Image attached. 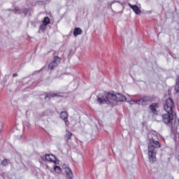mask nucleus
I'll return each mask as SVG.
<instances>
[{
    "mask_svg": "<svg viewBox=\"0 0 179 179\" xmlns=\"http://www.w3.org/2000/svg\"><path fill=\"white\" fill-rule=\"evenodd\" d=\"M43 117H50L51 115V110H46L42 113Z\"/></svg>",
    "mask_w": 179,
    "mask_h": 179,
    "instance_id": "21",
    "label": "nucleus"
},
{
    "mask_svg": "<svg viewBox=\"0 0 179 179\" xmlns=\"http://www.w3.org/2000/svg\"><path fill=\"white\" fill-rule=\"evenodd\" d=\"M140 106L141 107H146L149 104V103H152L153 101V99L150 96H143L139 99Z\"/></svg>",
    "mask_w": 179,
    "mask_h": 179,
    "instance_id": "7",
    "label": "nucleus"
},
{
    "mask_svg": "<svg viewBox=\"0 0 179 179\" xmlns=\"http://www.w3.org/2000/svg\"><path fill=\"white\" fill-rule=\"evenodd\" d=\"M42 159L44 160V157H42Z\"/></svg>",
    "mask_w": 179,
    "mask_h": 179,
    "instance_id": "33",
    "label": "nucleus"
},
{
    "mask_svg": "<svg viewBox=\"0 0 179 179\" xmlns=\"http://www.w3.org/2000/svg\"><path fill=\"white\" fill-rule=\"evenodd\" d=\"M15 15L18 13V15H20L22 12H20V8L16 6L15 7L14 10H13V12H15Z\"/></svg>",
    "mask_w": 179,
    "mask_h": 179,
    "instance_id": "22",
    "label": "nucleus"
},
{
    "mask_svg": "<svg viewBox=\"0 0 179 179\" xmlns=\"http://www.w3.org/2000/svg\"><path fill=\"white\" fill-rule=\"evenodd\" d=\"M53 168H54V170H55V173H57V174H61V171H62L61 170V167H59V166H58L57 165H55L53 166Z\"/></svg>",
    "mask_w": 179,
    "mask_h": 179,
    "instance_id": "20",
    "label": "nucleus"
},
{
    "mask_svg": "<svg viewBox=\"0 0 179 179\" xmlns=\"http://www.w3.org/2000/svg\"><path fill=\"white\" fill-rule=\"evenodd\" d=\"M30 12V9L29 8H24L22 11V13H24V16H27V13Z\"/></svg>",
    "mask_w": 179,
    "mask_h": 179,
    "instance_id": "23",
    "label": "nucleus"
},
{
    "mask_svg": "<svg viewBox=\"0 0 179 179\" xmlns=\"http://www.w3.org/2000/svg\"><path fill=\"white\" fill-rule=\"evenodd\" d=\"M72 136H73V134L69 131V129H66V134L64 135V141L66 142V145H68V146H71L72 143Z\"/></svg>",
    "mask_w": 179,
    "mask_h": 179,
    "instance_id": "8",
    "label": "nucleus"
},
{
    "mask_svg": "<svg viewBox=\"0 0 179 179\" xmlns=\"http://www.w3.org/2000/svg\"><path fill=\"white\" fill-rule=\"evenodd\" d=\"M98 1H101V0H98Z\"/></svg>",
    "mask_w": 179,
    "mask_h": 179,
    "instance_id": "34",
    "label": "nucleus"
},
{
    "mask_svg": "<svg viewBox=\"0 0 179 179\" xmlns=\"http://www.w3.org/2000/svg\"><path fill=\"white\" fill-rule=\"evenodd\" d=\"M65 173L66 174V177L69 179H73V173H72V170L69 168H66Z\"/></svg>",
    "mask_w": 179,
    "mask_h": 179,
    "instance_id": "13",
    "label": "nucleus"
},
{
    "mask_svg": "<svg viewBox=\"0 0 179 179\" xmlns=\"http://www.w3.org/2000/svg\"><path fill=\"white\" fill-rule=\"evenodd\" d=\"M13 78L17 77V73H14V74L13 75Z\"/></svg>",
    "mask_w": 179,
    "mask_h": 179,
    "instance_id": "30",
    "label": "nucleus"
},
{
    "mask_svg": "<svg viewBox=\"0 0 179 179\" xmlns=\"http://www.w3.org/2000/svg\"><path fill=\"white\" fill-rule=\"evenodd\" d=\"M130 8H131V9H133L134 12H135L136 15H140L141 13V9H139V7H138V6L134 5L133 6L132 4H129Z\"/></svg>",
    "mask_w": 179,
    "mask_h": 179,
    "instance_id": "14",
    "label": "nucleus"
},
{
    "mask_svg": "<svg viewBox=\"0 0 179 179\" xmlns=\"http://www.w3.org/2000/svg\"><path fill=\"white\" fill-rule=\"evenodd\" d=\"M50 97H51V96H50V94H46L45 96V100H47V99H49V100H50Z\"/></svg>",
    "mask_w": 179,
    "mask_h": 179,
    "instance_id": "27",
    "label": "nucleus"
},
{
    "mask_svg": "<svg viewBox=\"0 0 179 179\" xmlns=\"http://www.w3.org/2000/svg\"><path fill=\"white\" fill-rule=\"evenodd\" d=\"M49 94H50V97H61V95H59V94H58V93L51 92Z\"/></svg>",
    "mask_w": 179,
    "mask_h": 179,
    "instance_id": "24",
    "label": "nucleus"
},
{
    "mask_svg": "<svg viewBox=\"0 0 179 179\" xmlns=\"http://www.w3.org/2000/svg\"><path fill=\"white\" fill-rule=\"evenodd\" d=\"M109 96L110 97V101H125L127 100V97L124 96L122 94L120 93H111L109 94Z\"/></svg>",
    "mask_w": 179,
    "mask_h": 179,
    "instance_id": "5",
    "label": "nucleus"
},
{
    "mask_svg": "<svg viewBox=\"0 0 179 179\" xmlns=\"http://www.w3.org/2000/svg\"><path fill=\"white\" fill-rule=\"evenodd\" d=\"M31 24L33 27H36V22L34 21H31Z\"/></svg>",
    "mask_w": 179,
    "mask_h": 179,
    "instance_id": "28",
    "label": "nucleus"
},
{
    "mask_svg": "<svg viewBox=\"0 0 179 179\" xmlns=\"http://www.w3.org/2000/svg\"><path fill=\"white\" fill-rule=\"evenodd\" d=\"M130 103H134V104H138V106H141V102L139 101V99L136 101L130 100Z\"/></svg>",
    "mask_w": 179,
    "mask_h": 179,
    "instance_id": "26",
    "label": "nucleus"
},
{
    "mask_svg": "<svg viewBox=\"0 0 179 179\" xmlns=\"http://www.w3.org/2000/svg\"><path fill=\"white\" fill-rule=\"evenodd\" d=\"M45 160L46 162H51V163H55V164H58V162H57V157L52 154H46L45 155Z\"/></svg>",
    "mask_w": 179,
    "mask_h": 179,
    "instance_id": "10",
    "label": "nucleus"
},
{
    "mask_svg": "<svg viewBox=\"0 0 179 179\" xmlns=\"http://www.w3.org/2000/svg\"><path fill=\"white\" fill-rule=\"evenodd\" d=\"M62 59L61 57L58 56H55L48 66V69H50V71H54L55 68H57L58 66V64H61Z\"/></svg>",
    "mask_w": 179,
    "mask_h": 179,
    "instance_id": "6",
    "label": "nucleus"
},
{
    "mask_svg": "<svg viewBox=\"0 0 179 179\" xmlns=\"http://www.w3.org/2000/svg\"><path fill=\"white\" fill-rule=\"evenodd\" d=\"M50 17H45L43 21V24H45L46 26H48L50 24Z\"/></svg>",
    "mask_w": 179,
    "mask_h": 179,
    "instance_id": "18",
    "label": "nucleus"
},
{
    "mask_svg": "<svg viewBox=\"0 0 179 179\" xmlns=\"http://www.w3.org/2000/svg\"><path fill=\"white\" fill-rule=\"evenodd\" d=\"M175 92L179 93V76H177L175 84Z\"/></svg>",
    "mask_w": 179,
    "mask_h": 179,
    "instance_id": "16",
    "label": "nucleus"
},
{
    "mask_svg": "<svg viewBox=\"0 0 179 179\" xmlns=\"http://www.w3.org/2000/svg\"><path fill=\"white\" fill-rule=\"evenodd\" d=\"M63 167H66V165L64 164V165H63Z\"/></svg>",
    "mask_w": 179,
    "mask_h": 179,
    "instance_id": "31",
    "label": "nucleus"
},
{
    "mask_svg": "<svg viewBox=\"0 0 179 179\" xmlns=\"http://www.w3.org/2000/svg\"><path fill=\"white\" fill-rule=\"evenodd\" d=\"M111 92H106L104 94H99L97 95V101L99 104H111V97L110 96Z\"/></svg>",
    "mask_w": 179,
    "mask_h": 179,
    "instance_id": "3",
    "label": "nucleus"
},
{
    "mask_svg": "<svg viewBox=\"0 0 179 179\" xmlns=\"http://www.w3.org/2000/svg\"><path fill=\"white\" fill-rule=\"evenodd\" d=\"M45 30H47V25L45 24H41V26L39 27V30H38V33H41V31L43 33H44V31H45Z\"/></svg>",
    "mask_w": 179,
    "mask_h": 179,
    "instance_id": "17",
    "label": "nucleus"
},
{
    "mask_svg": "<svg viewBox=\"0 0 179 179\" xmlns=\"http://www.w3.org/2000/svg\"><path fill=\"white\" fill-rule=\"evenodd\" d=\"M83 33V31H82V29L79 27H76L73 31V36L75 37H77L78 36L82 34Z\"/></svg>",
    "mask_w": 179,
    "mask_h": 179,
    "instance_id": "15",
    "label": "nucleus"
},
{
    "mask_svg": "<svg viewBox=\"0 0 179 179\" xmlns=\"http://www.w3.org/2000/svg\"><path fill=\"white\" fill-rule=\"evenodd\" d=\"M10 161L8 159H4L1 161V164L2 166H3L4 167H6V166H8L9 164V162Z\"/></svg>",
    "mask_w": 179,
    "mask_h": 179,
    "instance_id": "19",
    "label": "nucleus"
},
{
    "mask_svg": "<svg viewBox=\"0 0 179 179\" xmlns=\"http://www.w3.org/2000/svg\"><path fill=\"white\" fill-rule=\"evenodd\" d=\"M40 71H36L34 72V75H37V73H39Z\"/></svg>",
    "mask_w": 179,
    "mask_h": 179,
    "instance_id": "29",
    "label": "nucleus"
},
{
    "mask_svg": "<svg viewBox=\"0 0 179 179\" xmlns=\"http://www.w3.org/2000/svg\"><path fill=\"white\" fill-rule=\"evenodd\" d=\"M162 117L163 122L166 125H169V127H171V131H176L177 129V125H176L177 123V120H176L177 118V114L176 112L164 113Z\"/></svg>",
    "mask_w": 179,
    "mask_h": 179,
    "instance_id": "2",
    "label": "nucleus"
},
{
    "mask_svg": "<svg viewBox=\"0 0 179 179\" xmlns=\"http://www.w3.org/2000/svg\"><path fill=\"white\" fill-rule=\"evenodd\" d=\"M8 10H12V9H8Z\"/></svg>",
    "mask_w": 179,
    "mask_h": 179,
    "instance_id": "32",
    "label": "nucleus"
},
{
    "mask_svg": "<svg viewBox=\"0 0 179 179\" xmlns=\"http://www.w3.org/2000/svg\"><path fill=\"white\" fill-rule=\"evenodd\" d=\"M162 148V144L158 141L154 140L153 138H149L148 143V159L149 162L153 164L156 162V149Z\"/></svg>",
    "mask_w": 179,
    "mask_h": 179,
    "instance_id": "1",
    "label": "nucleus"
},
{
    "mask_svg": "<svg viewBox=\"0 0 179 179\" xmlns=\"http://www.w3.org/2000/svg\"><path fill=\"white\" fill-rule=\"evenodd\" d=\"M68 117H69V115H68V112L66 111H62L60 113V118L63 120L65 122L66 127H69V120H68Z\"/></svg>",
    "mask_w": 179,
    "mask_h": 179,
    "instance_id": "9",
    "label": "nucleus"
},
{
    "mask_svg": "<svg viewBox=\"0 0 179 179\" xmlns=\"http://www.w3.org/2000/svg\"><path fill=\"white\" fill-rule=\"evenodd\" d=\"M30 127H31V124H30V123H29L28 122H24V129L26 128H30Z\"/></svg>",
    "mask_w": 179,
    "mask_h": 179,
    "instance_id": "25",
    "label": "nucleus"
},
{
    "mask_svg": "<svg viewBox=\"0 0 179 179\" xmlns=\"http://www.w3.org/2000/svg\"><path fill=\"white\" fill-rule=\"evenodd\" d=\"M164 108L166 113H176L174 111V101L171 98L166 99Z\"/></svg>",
    "mask_w": 179,
    "mask_h": 179,
    "instance_id": "4",
    "label": "nucleus"
},
{
    "mask_svg": "<svg viewBox=\"0 0 179 179\" xmlns=\"http://www.w3.org/2000/svg\"><path fill=\"white\" fill-rule=\"evenodd\" d=\"M111 6L115 8V10H120V8L122 6V3H121L120 1H113L111 3Z\"/></svg>",
    "mask_w": 179,
    "mask_h": 179,
    "instance_id": "12",
    "label": "nucleus"
},
{
    "mask_svg": "<svg viewBox=\"0 0 179 179\" xmlns=\"http://www.w3.org/2000/svg\"><path fill=\"white\" fill-rule=\"evenodd\" d=\"M150 110H151L152 113L155 115H157V108H159V103H152L149 106Z\"/></svg>",
    "mask_w": 179,
    "mask_h": 179,
    "instance_id": "11",
    "label": "nucleus"
}]
</instances>
